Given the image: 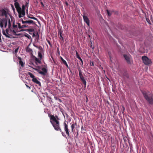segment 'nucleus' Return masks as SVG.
Listing matches in <instances>:
<instances>
[{
    "label": "nucleus",
    "instance_id": "f257e3e1",
    "mask_svg": "<svg viewBox=\"0 0 153 153\" xmlns=\"http://www.w3.org/2000/svg\"><path fill=\"white\" fill-rule=\"evenodd\" d=\"M49 117H50V122L53 127L54 129L57 131H59L61 132V134L63 137L67 138L66 136L62 131L60 127V123L58 120L59 119L58 117L56 116L57 118L53 115H51L50 114H48Z\"/></svg>",
    "mask_w": 153,
    "mask_h": 153
},
{
    "label": "nucleus",
    "instance_id": "f03ea898",
    "mask_svg": "<svg viewBox=\"0 0 153 153\" xmlns=\"http://www.w3.org/2000/svg\"><path fill=\"white\" fill-rule=\"evenodd\" d=\"M141 92L145 99L151 105L153 104V97L152 94L150 91H141Z\"/></svg>",
    "mask_w": 153,
    "mask_h": 153
},
{
    "label": "nucleus",
    "instance_id": "7ed1b4c3",
    "mask_svg": "<svg viewBox=\"0 0 153 153\" xmlns=\"http://www.w3.org/2000/svg\"><path fill=\"white\" fill-rule=\"evenodd\" d=\"M142 59L143 63L146 65H149L152 62L151 60L146 56H143Z\"/></svg>",
    "mask_w": 153,
    "mask_h": 153
},
{
    "label": "nucleus",
    "instance_id": "20e7f679",
    "mask_svg": "<svg viewBox=\"0 0 153 153\" xmlns=\"http://www.w3.org/2000/svg\"><path fill=\"white\" fill-rule=\"evenodd\" d=\"M47 68V67H46ZM42 71L40 70L37 69L36 71L42 75L45 76L46 75L47 72V68H43L41 69Z\"/></svg>",
    "mask_w": 153,
    "mask_h": 153
},
{
    "label": "nucleus",
    "instance_id": "39448f33",
    "mask_svg": "<svg viewBox=\"0 0 153 153\" xmlns=\"http://www.w3.org/2000/svg\"><path fill=\"white\" fill-rule=\"evenodd\" d=\"M4 25V28H5L7 26V20L6 18H3L1 20L0 26L2 29Z\"/></svg>",
    "mask_w": 153,
    "mask_h": 153
},
{
    "label": "nucleus",
    "instance_id": "423d86ee",
    "mask_svg": "<svg viewBox=\"0 0 153 153\" xmlns=\"http://www.w3.org/2000/svg\"><path fill=\"white\" fill-rule=\"evenodd\" d=\"M64 126V129L65 131L67 136L68 137H70V134L69 133V130L68 128V125L66 124L65 122H64L63 124Z\"/></svg>",
    "mask_w": 153,
    "mask_h": 153
},
{
    "label": "nucleus",
    "instance_id": "0eeeda50",
    "mask_svg": "<svg viewBox=\"0 0 153 153\" xmlns=\"http://www.w3.org/2000/svg\"><path fill=\"white\" fill-rule=\"evenodd\" d=\"M79 77L80 79L81 80L82 83L83 84L85 85H86V82L85 79H84V78L82 75V71L81 70L79 69Z\"/></svg>",
    "mask_w": 153,
    "mask_h": 153
},
{
    "label": "nucleus",
    "instance_id": "6e6552de",
    "mask_svg": "<svg viewBox=\"0 0 153 153\" xmlns=\"http://www.w3.org/2000/svg\"><path fill=\"white\" fill-rule=\"evenodd\" d=\"M123 56L128 64H131V56L129 54L126 55L124 54Z\"/></svg>",
    "mask_w": 153,
    "mask_h": 153
},
{
    "label": "nucleus",
    "instance_id": "1a4fd4ad",
    "mask_svg": "<svg viewBox=\"0 0 153 153\" xmlns=\"http://www.w3.org/2000/svg\"><path fill=\"white\" fill-rule=\"evenodd\" d=\"M21 20L22 21V23L24 24H27L30 25L31 24H35L34 22L32 20L24 21L22 19H21L20 20V21Z\"/></svg>",
    "mask_w": 153,
    "mask_h": 153
},
{
    "label": "nucleus",
    "instance_id": "9d476101",
    "mask_svg": "<svg viewBox=\"0 0 153 153\" xmlns=\"http://www.w3.org/2000/svg\"><path fill=\"white\" fill-rule=\"evenodd\" d=\"M17 11L19 14V18H21L23 16L25 15V11L22 10L21 8V9L18 10Z\"/></svg>",
    "mask_w": 153,
    "mask_h": 153
},
{
    "label": "nucleus",
    "instance_id": "9b49d317",
    "mask_svg": "<svg viewBox=\"0 0 153 153\" xmlns=\"http://www.w3.org/2000/svg\"><path fill=\"white\" fill-rule=\"evenodd\" d=\"M84 21L87 24L88 26L90 25V21L87 16L85 15V14L82 15Z\"/></svg>",
    "mask_w": 153,
    "mask_h": 153
},
{
    "label": "nucleus",
    "instance_id": "f8f14e48",
    "mask_svg": "<svg viewBox=\"0 0 153 153\" xmlns=\"http://www.w3.org/2000/svg\"><path fill=\"white\" fill-rule=\"evenodd\" d=\"M16 1L17 0H14V1L15 2L14 4L15 8L17 10H18L21 9V7H20L19 3L16 2Z\"/></svg>",
    "mask_w": 153,
    "mask_h": 153
},
{
    "label": "nucleus",
    "instance_id": "ddd939ff",
    "mask_svg": "<svg viewBox=\"0 0 153 153\" xmlns=\"http://www.w3.org/2000/svg\"><path fill=\"white\" fill-rule=\"evenodd\" d=\"M32 81L34 83L38 85L39 86H41V82L39 81L35 77L33 78V79H32Z\"/></svg>",
    "mask_w": 153,
    "mask_h": 153
},
{
    "label": "nucleus",
    "instance_id": "4468645a",
    "mask_svg": "<svg viewBox=\"0 0 153 153\" xmlns=\"http://www.w3.org/2000/svg\"><path fill=\"white\" fill-rule=\"evenodd\" d=\"M1 16H4L6 17L7 16V12L4 9H2L1 10Z\"/></svg>",
    "mask_w": 153,
    "mask_h": 153
},
{
    "label": "nucleus",
    "instance_id": "2eb2a0df",
    "mask_svg": "<svg viewBox=\"0 0 153 153\" xmlns=\"http://www.w3.org/2000/svg\"><path fill=\"white\" fill-rule=\"evenodd\" d=\"M13 28L14 29V30H13V33H16V32L15 31V30H16L17 29L18 26H17V25H15V21H14L13 22Z\"/></svg>",
    "mask_w": 153,
    "mask_h": 153
},
{
    "label": "nucleus",
    "instance_id": "dca6fc26",
    "mask_svg": "<svg viewBox=\"0 0 153 153\" xmlns=\"http://www.w3.org/2000/svg\"><path fill=\"white\" fill-rule=\"evenodd\" d=\"M59 33L60 34V36L59 37V39L61 40V42H62V43H63L64 42V38L62 36V31H61L60 32V31H59Z\"/></svg>",
    "mask_w": 153,
    "mask_h": 153
},
{
    "label": "nucleus",
    "instance_id": "f3484780",
    "mask_svg": "<svg viewBox=\"0 0 153 153\" xmlns=\"http://www.w3.org/2000/svg\"><path fill=\"white\" fill-rule=\"evenodd\" d=\"M76 57H77V58L79 59V60H80V61H81V62L82 63V64H83V61H82V59L80 57V56H79V54L77 52V51H76Z\"/></svg>",
    "mask_w": 153,
    "mask_h": 153
},
{
    "label": "nucleus",
    "instance_id": "a211bd4d",
    "mask_svg": "<svg viewBox=\"0 0 153 153\" xmlns=\"http://www.w3.org/2000/svg\"><path fill=\"white\" fill-rule=\"evenodd\" d=\"M41 60L40 59H38L37 58H35V61L36 62H37L39 63V64H41Z\"/></svg>",
    "mask_w": 153,
    "mask_h": 153
},
{
    "label": "nucleus",
    "instance_id": "6ab92c4d",
    "mask_svg": "<svg viewBox=\"0 0 153 153\" xmlns=\"http://www.w3.org/2000/svg\"><path fill=\"white\" fill-rule=\"evenodd\" d=\"M27 74L29 75L30 77L32 79H33V78L35 77V76L31 72H28Z\"/></svg>",
    "mask_w": 153,
    "mask_h": 153
},
{
    "label": "nucleus",
    "instance_id": "aec40b11",
    "mask_svg": "<svg viewBox=\"0 0 153 153\" xmlns=\"http://www.w3.org/2000/svg\"><path fill=\"white\" fill-rule=\"evenodd\" d=\"M38 56L39 58L42 59V55L41 53L40 52H39L38 53Z\"/></svg>",
    "mask_w": 153,
    "mask_h": 153
},
{
    "label": "nucleus",
    "instance_id": "412c9836",
    "mask_svg": "<svg viewBox=\"0 0 153 153\" xmlns=\"http://www.w3.org/2000/svg\"><path fill=\"white\" fill-rule=\"evenodd\" d=\"M27 17L28 18H30V19H33L36 20L38 21V22H39V21L38 20V19L36 18H35V17H31V16H30L29 15H28L27 16Z\"/></svg>",
    "mask_w": 153,
    "mask_h": 153
},
{
    "label": "nucleus",
    "instance_id": "4be33fe9",
    "mask_svg": "<svg viewBox=\"0 0 153 153\" xmlns=\"http://www.w3.org/2000/svg\"><path fill=\"white\" fill-rule=\"evenodd\" d=\"M26 51L27 52H31L32 51V50L31 48H30L28 47H27L26 48Z\"/></svg>",
    "mask_w": 153,
    "mask_h": 153
},
{
    "label": "nucleus",
    "instance_id": "5701e85b",
    "mask_svg": "<svg viewBox=\"0 0 153 153\" xmlns=\"http://www.w3.org/2000/svg\"><path fill=\"white\" fill-rule=\"evenodd\" d=\"M19 64L22 67H23L24 65V63L22 61V60H19Z\"/></svg>",
    "mask_w": 153,
    "mask_h": 153
},
{
    "label": "nucleus",
    "instance_id": "b1692460",
    "mask_svg": "<svg viewBox=\"0 0 153 153\" xmlns=\"http://www.w3.org/2000/svg\"><path fill=\"white\" fill-rule=\"evenodd\" d=\"M71 131L72 132L74 131V129L75 127V125L74 124H72L71 126Z\"/></svg>",
    "mask_w": 153,
    "mask_h": 153
},
{
    "label": "nucleus",
    "instance_id": "393cba45",
    "mask_svg": "<svg viewBox=\"0 0 153 153\" xmlns=\"http://www.w3.org/2000/svg\"><path fill=\"white\" fill-rule=\"evenodd\" d=\"M8 27L9 29L11 27V23L9 19H8Z\"/></svg>",
    "mask_w": 153,
    "mask_h": 153
},
{
    "label": "nucleus",
    "instance_id": "a878e982",
    "mask_svg": "<svg viewBox=\"0 0 153 153\" xmlns=\"http://www.w3.org/2000/svg\"><path fill=\"white\" fill-rule=\"evenodd\" d=\"M61 59L62 62L64 64L65 63H66V61H65L64 59H63L62 57H60Z\"/></svg>",
    "mask_w": 153,
    "mask_h": 153
},
{
    "label": "nucleus",
    "instance_id": "bb28decb",
    "mask_svg": "<svg viewBox=\"0 0 153 153\" xmlns=\"http://www.w3.org/2000/svg\"><path fill=\"white\" fill-rule=\"evenodd\" d=\"M28 25H26V24H24V25H22V28H24L26 27H28Z\"/></svg>",
    "mask_w": 153,
    "mask_h": 153
},
{
    "label": "nucleus",
    "instance_id": "cd10ccee",
    "mask_svg": "<svg viewBox=\"0 0 153 153\" xmlns=\"http://www.w3.org/2000/svg\"><path fill=\"white\" fill-rule=\"evenodd\" d=\"M2 33H3V35H4L6 37H9V36H7L5 33V31L4 30H3V31H2Z\"/></svg>",
    "mask_w": 153,
    "mask_h": 153
},
{
    "label": "nucleus",
    "instance_id": "c85d7f7f",
    "mask_svg": "<svg viewBox=\"0 0 153 153\" xmlns=\"http://www.w3.org/2000/svg\"><path fill=\"white\" fill-rule=\"evenodd\" d=\"M47 42L48 43V44L49 45L50 47H51L52 46V45L51 44L50 42V41L48 39H47Z\"/></svg>",
    "mask_w": 153,
    "mask_h": 153
},
{
    "label": "nucleus",
    "instance_id": "c756f323",
    "mask_svg": "<svg viewBox=\"0 0 153 153\" xmlns=\"http://www.w3.org/2000/svg\"><path fill=\"white\" fill-rule=\"evenodd\" d=\"M17 24H18L19 28L20 29H21L22 26L19 23H17Z\"/></svg>",
    "mask_w": 153,
    "mask_h": 153
},
{
    "label": "nucleus",
    "instance_id": "7c9ffc66",
    "mask_svg": "<svg viewBox=\"0 0 153 153\" xmlns=\"http://www.w3.org/2000/svg\"><path fill=\"white\" fill-rule=\"evenodd\" d=\"M25 37H27L29 39H30V38L31 37L30 36L28 35V34H26L25 35Z\"/></svg>",
    "mask_w": 153,
    "mask_h": 153
},
{
    "label": "nucleus",
    "instance_id": "2f4dec72",
    "mask_svg": "<svg viewBox=\"0 0 153 153\" xmlns=\"http://www.w3.org/2000/svg\"><path fill=\"white\" fill-rule=\"evenodd\" d=\"M25 7L24 5H23L22 6V10L23 11H25Z\"/></svg>",
    "mask_w": 153,
    "mask_h": 153
},
{
    "label": "nucleus",
    "instance_id": "473e14b6",
    "mask_svg": "<svg viewBox=\"0 0 153 153\" xmlns=\"http://www.w3.org/2000/svg\"><path fill=\"white\" fill-rule=\"evenodd\" d=\"M106 11H107V14H108V16H110L111 15V14L110 13L109 11L108 10H107Z\"/></svg>",
    "mask_w": 153,
    "mask_h": 153
},
{
    "label": "nucleus",
    "instance_id": "72a5a7b5",
    "mask_svg": "<svg viewBox=\"0 0 153 153\" xmlns=\"http://www.w3.org/2000/svg\"><path fill=\"white\" fill-rule=\"evenodd\" d=\"M19 49V47H18V48H17L16 49H15V52L16 53H17L18 52Z\"/></svg>",
    "mask_w": 153,
    "mask_h": 153
},
{
    "label": "nucleus",
    "instance_id": "f704fd0d",
    "mask_svg": "<svg viewBox=\"0 0 153 153\" xmlns=\"http://www.w3.org/2000/svg\"><path fill=\"white\" fill-rule=\"evenodd\" d=\"M28 30L29 31L32 32L34 30V29H30Z\"/></svg>",
    "mask_w": 153,
    "mask_h": 153
},
{
    "label": "nucleus",
    "instance_id": "c9c22d12",
    "mask_svg": "<svg viewBox=\"0 0 153 153\" xmlns=\"http://www.w3.org/2000/svg\"><path fill=\"white\" fill-rule=\"evenodd\" d=\"M38 49L40 50H42V48L41 46H39Z\"/></svg>",
    "mask_w": 153,
    "mask_h": 153
},
{
    "label": "nucleus",
    "instance_id": "e433bc0d",
    "mask_svg": "<svg viewBox=\"0 0 153 153\" xmlns=\"http://www.w3.org/2000/svg\"><path fill=\"white\" fill-rule=\"evenodd\" d=\"M5 31H6V32L7 33V34H9L8 33V31H9L7 29H6Z\"/></svg>",
    "mask_w": 153,
    "mask_h": 153
},
{
    "label": "nucleus",
    "instance_id": "4c0bfd02",
    "mask_svg": "<svg viewBox=\"0 0 153 153\" xmlns=\"http://www.w3.org/2000/svg\"><path fill=\"white\" fill-rule=\"evenodd\" d=\"M25 85H26V86L27 87V88H29V89H30V86H28V85H27L26 84H25Z\"/></svg>",
    "mask_w": 153,
    "mask_h": 153
},
{
    "label": "nucleus",
    "instance_id": "58836bf2",
    "mask_svg": "<svg viewBox=\"0 0 153 153\" xmlns=\"http://www.w3.org/2000/svg\"><path fill=\"white\" fill-rule=\"evenodd\" d=\"M64 64L66 65V66L67 67V68H68V66L67 62H66V63H65Z\"/></svg>",
    "mask_w": 153,
    "mask_h": 153
},
{
    "label": "nucleus",
    "instance_id": "ea45409f",
    "mask_svg": "<svg viewBox=\"0 0 153 153\" xmlns=\"http://www.w3.org/2000/svg\"><path fill=\"white\" fill-rule=\"evenodd\" d=\"M90 47L92 49H94V46H92V45H91L90 46Z\"/></svg>",
    "mask_w": 153,
    "mask_h": 153
},
{
    "label": "nucleus",
    "instance_id": "a19ab883",
    "mask_svg": "<svg viewBox=\"0 0 153 153\" xmlns=\"http://www.w3.org/2000/svg\"><path fill=\"white\" fill-rule=\"evenodd\" d=\"M33 46L35 47L36 48H38V47H39V46H37V45H33Z\"/></svg>",
    "mask_w": 153,
    "mask_h": 153
},
{
    "label": "nucleus",
    "instance_id": "79ce46f5",
    "mask_svg": "<svg viewBox=\"0 0 153 153\" xmlns=\"http://www.w3.org/2000/svg\"><path fill=\"white\" fill-rule=\"evenodd\" d=\"M33 46L35 47L36 48H38V47H39V46H37V45H33Z\"/></svg>",
    "mask_w": 153,
    "mask_h": 153
},
{
    "label": "nucleus",
    "instance_id": "37998d69",
    "mask_svg": "<svg viewBox=\"0 0 153 153\" xmlns=\"http://www.w3.org/2000/svg\"><path fill=\"white\" fill-rule=\"evenodd\" d=\"M1 33L0 32V42L1 41Z\"/></svg>",
    "mask_w": 153,
    "mask_h": 153
},
{
    "label": "nucleus",
    "instance_id": "c03bdc74",
    "mask_svg": "<svg viewBox=\"0 0 153 153\" xmlns=\"http://www.w3.org/2000/svg\"><path fill=\"white\" fill-rule=\"evenodd\" d=\"M86 102H87L88 101V98L87 97H86Z\"/></svg>",
    "mask_w": 153,
    "mask_h": 153
},
{
    "label": "nucleus",
    "instance_id": "a18cd8bd",
    "mask_svg": "<svg viewBox=\"0 0 153 153\" xmlns=\"http://www.w3.org/2000/svg\"><path fill=\"white\" fill-rule=\"evenodd\" d=\"M18 59L20 60H21V58L20 57H18Z\"/></svg>",
    "mask_w": 153,
    "mask_h": 153
},
{
    "label": "nucleus",
    "instance_id": "49530a36",
    "mask_svg": "<svg viewBox=\"0 0 153 153\" xmlns=\"http://www.w3.org/2000/svg\"><path fill=\"white\" fill-rule=\"evenodd\" d=\"M35 36V34L34 33H33V36Z\"/></svg>",
    "mask_w": 153,
    "mask_h": 153
},
{
    "label": "nucleus",
    "instance_id": "de8ad7c7",
    "mask_svg": "<svg viewBox=\"0 0 153 153\" xmlns=\"http://www.w3.org/2000/svg\"><path fill=\"white\" fill-rule=\"evenodd\" d=\"M58 50H59V48H58ZM58 53L59 54V50H58Z\"/></svg>",
    "mask_w": 153,
    "mask_h": 153
},
{
    "label": "nucleus",
    "instance_id": "09e8293b",
    "mask_svg": "<svg viewBox=\"0 0 153 153\" xmlns=\"http://www.w3.org/2000/svg\"><path fill=\"white\" fill-rule=\"evenodd\" d=\"M106 78H107V79L109 80V81L110 80L107 77H106Z\"/></svg>",
    "mask_w": 153,
    "mask_h": 153
},
{
    "label": "nucleus",
    "instance_id": "8fccbe9b",
    "mask_svg": "<svg viewBox=\"0 0 153 153\" xmlns=\"http://www.w3.org/2000/svg\"><path fill=\"white\" fill-rule=\"evenodd\" d=\"M123 110L124 111L125 110V108H124V107H123Z\"/></svg>",
    "mask_w": 153,
    "mask_h": 153
},
{
    "label": "nucleus",
    "instance_id": "3c124183",
    "mask_svg": "<svg viewBox=\"0 0 153 153\" xmlns=\"http://www.w3.org/2000/svg\"><path fill=\"white\" fill-rule=\"evenodd\" d=\"M41 4H42V5H43V3H42V2H41Z\"/></svg>",
    "mask_w": 153,
    "mask_h": 153
},
{
    "label": "nucleus",
    "instance_id": "603ef678",
    "mask_svg": "<svg viewBox=\"0 0 153 153\" xmlns=\"http://www.w3.org/2000/svg\"><path fill=\"white\" fill-rule=\"evenodd\" d=\"M66 5H68V3L67 2H66Z\"/></svg>",
    "mask_w": 153,
    "mask_h": 153
},
{
    "label": "nucleus",
    "instance_id": "864d4df0",
    "mask_svg": "<svg viewBox=\"0 0 153 153\" xmlns=\"http://www.w3.org/2000/svg\"><path fill=\"white\" fill-rule=\"evenodd\" d=\"M10 18H11V20H12V16L10 17Z\"/></svg>",
    "mask_w": 153,
    "mask_h": 153
},
{
    "label": "nucleus",
    "instance_id": "5fc2aeb1",
    "mask_svg": "<svg viewBox=\"0 0 153 153\" xmlns=\"http://www.w3.org/2000/svg\"><path fill=\"white\" fill-rule=\"evenodd\" d=\"M92 66H93V65H94V63H93V62H92Z\"/></svg>",
    "mask_w": 153,
    "mask_h": 153
},
{
    "label": "nucleus",
    "instance_id": "6e6d98bb",
    "mask_svg": "<svg viewBox=\"0 0 153 153\" xmlns=\"http://www.w3.org/2000/svg\"><path fill=\"white\" fill-rule=\"evenodd\" d=\"M38 68H40V67L39 66H38Z\"/></svg>",
    "mask_w": 153,
    "mask_h": 153
},
{
    "label": "nucleus",
    "instance_id": "4d7b16f0",
    "mask_svg": "<svg viewBox=\"0 0 153 153\" xmlns=\"http://www.w3.org/2000/svg\"><path fill=\"white\" fill-rule=\"evenodd\" d=\"M147 22L149 23L148 20L147 19Z\"/></svg>",
    "mask_w": 153,
    "mask_h": 153
}]
</instances>
